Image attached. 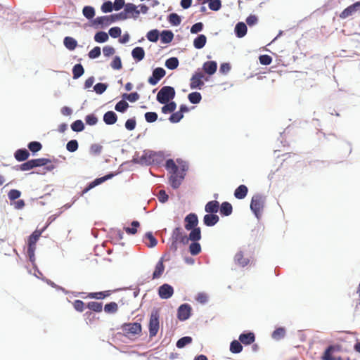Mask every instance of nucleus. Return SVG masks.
Segmentation results:
<instances>
[{
    "instance_id": "de8ad7c7",
    "label": "nucleus",
    "mask_w": 360,
    "mask_h": 360,
    "mask_svg": "<svg viewBox=\"0 0 360 360\" xmlns=\"http://www.w3.org/2000/svg\"><path fill=\"white\" fill-rule=\"evenodd\" d=\"M27 148L28 150L31 151L34 155L41 150L42 144L39 141H32L28 143Z\"/></svg>"
},
{
    "instance_id": "052dcab7",
    "label": "nucleus",
    "mask_w": 360,
    "mask_h": 360,
    "mask_svg": "<svg viewBox=\"0 0 360 360\" xmlns=\"http://www.w3.org/2000/svg\"><path fill=\"white\" fill-rule=\"evenodd\" d=\"M184 118V115L181 114L180 112H173L169 117V121L171 123L176 124L179 123Z\"/></svg>"
},
{
    "instance_id": "a18cd8bd",
    "label": "nucleus",
    "mask_w": 360,
    "mask_h": 360,
    "mask_svg": "<svg viewBox=\"0 0 360 360\" xmlns=\"http://www.w3.org/2000/svg\"><path fill=\"white\" fill-rule=\"evenodd\" d=\"M179 65V61L178 58L176 57H170L165 60V67L171 70H174L178 68Z\"/></svg>"
},
{
    "instance_id": "c85d7f7f",
    "label": "nucleus",
    "mask_w": 360,
    "mask_h": 360,
    "mask_svg": "<svg viewBox=\"0 0 360 360\" xmlns=\"http://www.w3.org/2000/svg\"><path fill=\"white\" fill-rule=\"evenodd\" d=\"M131 56L136 62H140L145 58V50L141 46H136L131 51Z\"/></svg>"
},
{
    "instance_id": "72a5a7b5",
    "label": "nucleus",
    "mask_w": 360,
    "mask_h": 360,
    "mask_svg": "<svg viewBox=\"0 0 360 360\" xmlns=\"http://www.w3.org/2000/svg\"><path fill=\"white\" fill-rule=\"evenodd\" d=\"M63 44L69 51H73L77 46V41L72 37H65L63 39Z\"/></svg>"
},
{
    "instance_id": "ea45409f",
    "label": "nucleus",
    "mask_w": 360,
    "mask_h": 360,
    "mask_svg": "<svg viewBox=\"0 0 360 360\" xmlns=\"http://www.w3.org/2000/svg\"><path fill=\"white\" fill-rule=\"evenodd\" d=\"M110 294H111L110 290H105V291L89 292L88 294L87 297L89 298H91V299L103 300V299L105 298L106 297L110 296Z\"/></svg>"
},
{
    "instance_id": "9b49d317",
    "label": "nucleus",
    "mask_w": 360,
    "mask_h": 360,
    "mask_svg": "<svg viewBox=\"0 0 360 360\" xmlns=\"http://www.w3.org/2000/svg\"><path fill=\"white\" fill-rule=\"evenodd\" d=\"M122 329L127 333L138 335L141 333V324L139 322L125 323L122 326Z\"/></svg>"
},
{
    "instance_id": "79ce46f5",
    "label": "nucleus",
    "mask_w": 360,
    "mask_h": 360,
    "mask_svg": "<svg viewBox=\"0 0 360 360\" xmlns=\"http://www.w3.org/2000/svg\"><path fill=\"white\" fill-rule=\"evenodd\" d=\"M202 248L199 241H191L188 247V251L193 256H196L201 252Z\"/></svg>"
},
{
    "instance_id": "13d9d810",
    "label": "nucleus",
    "mask_w": 360,
    "mask_h": 360,
    "mask_svg": "<svg viewBox=\"0 0 360 360\" xmlns=\"http://www.w3.org/2000/svg\"><path fill=\"white\" fill-rule=\"evenodd\" d=\"M117 309L118 305L115 302L106 303L104 306V311L108 314H114L117 312Z\"/></svg>"
},
{
    "instance_id": "7c9ffc66",
    "label": "nucleus",
    "mask_w": 360,
    "mask_h": 360,
    "mask_svg": "<svg viewBox=\"0 0 360 360\" xmlns=\"http://www.w3.org/2000/svg\"><path fill=\"white\" fill-rule=\"evenodd\" d=\"M207 43V37L203 34H198L193 39V46L196 49H202Z\"/></svg>"
},
{
    "instance_id": "473e14b6",
    "label": "nucleus",
    "mask_w": 360,
    "mask_h": 360,
    "mask_svg": "<svg viewBox=\"0 0 360 360\" xmlns=\"http://www.w3.org/2000/svg\"><path fill=\"white\" fill-rule=\"evenodd\" d=\"M44 229L41 230H35L28 237V245L30 246H35L41 233L44 231Z\"/></svg>"
},
{
    "instance_id": "ddd939ff",
    "label": "nucleus",
    "mask_w": 360,
    "mask_h": 360,
    "mask_svg": "<svg viewBox=\"0 0 360 360\" xmlns=\"http://www.w3.org/2000/svg\"><path fill=\"white\" fill-rule=\"evenodd\" d=\"M358 11H360V1H356L345 8L340 14L339 17L345 19L353 15Z\"/></svg>"
},
{
    "instance_id": "603ef678",
    "label": "nucleus",
    "mask_w": 360,
    "mask_h": 360,
    "mask_svg": "<svg viewBox=\"0 0 360 360\" xmlns=\"http://www.w3.org/2000/svg\"><path fill=\"white\" fill-rule=\"evenodd\" d=\"M193 341V338L191 336H184L179 338L176 342V347L179 349H182L186 345L191 344Z\"/></svg>"
},
{
    "instance_id": "7ed1b4c3",
    "label": "nucleus",
    "mask_w": 360,
    "mask_h": 360,
    "mask_svg": "<svg viewBox=\"0 0 360 360\" xmlns=\"http://www.w3.org/2000/svg\"><path fill=\"white\" fill-rule=\"evenodd\" d=\"M266 197L262 194L256 193L252 197L250 208L258 220L260 219L262 217Z\"/></svg>"
},
{
    "instance_id": "a19ab883",
    "label": "nucleus",
    "mask_w": 360,
    "mask_h": 360,
    "mask_svg": "<svg viewBox=\"0 0 360 360\" xmlns=\"http://www.w3.org/2000/svg\"><path fill=\"white\" fill-rule=\"evenodd\" d=\"M242 343L237 340H233L230 343L229 350L233 354H239L243 351Z\"/></svg>"
},
{
    "instance_id": "a211bd4d",
    "label": "nucleus",
    "mask_w": 360,
    "mask_h": 360,
    "mask_svg": "<svg viewBox=\"0 0 360 360\" xmlns=\"http://www.w3.org/2000/svg\"><path fill=\"white\" fill-rule=\"evenodd\" d=\"M30 155V151L25 148L17 149L13 154L14 158L18 162H25L27 160Z\"/></svg>"
},
{
    "instance_id": "338daca9",
    "label": "nucleus",
    "mask_w": 360,
    "mask_h": 360,
    "mask_svg": "<svg viewBox=\"0 0 360 360\" xmlns=\"http://www.w3.org/2000/svg\"><path fill=\"white\" fill-rule=\"evenodd\" d=\"M136 126V120L135 117L129 118L124 123V127L128 131H133Z\"/></svg>"
},
{
    "instance_id": "c03bdc74",
    "label": "nucleus",
    "mask_w": 360,
    "mask_h": 360,
    "mask_svg": "<svg viewBox=\"0 0 360 360\" xmlns=\"http://www.w3.org/2000/svg\"><path fill=\"white\" fill-rule=\"evenodd\" d=\"M86 307L91 311V312H96L99 313L102 311L103 309V303L95 302V301H91L87 303Z\"/></svg>"
},
{
    "instance_id": "423d86ee",
    "label": "nucleus",
    "mask_w": 360,
    "mask_h": 360,
    "mask_svg": "<svg viewBox=\"0 0 360 360\" xmlns=\"http://www.w3.org/2000/svg\"><path fill=\"white\" fill-rule=\"evenodd\" d=\"M160 328V311L159 309L154 308L151 311L148 330L149 335L150 338L155 336Z\"/></svg>"
},
{
    "instance_id": "b1692460",
    "label": "nucleus",
    "mask_w": 360,
    "mask_h": 360,
    "mask_svg": "<svg viewBox=\"0 0 360 360\" xmlns=\"http://www.w3.org/2000/svg\"><path fill=\"white\" fill-rule=\"evenodd\" d=\"M189 232L187 235L188 241H199L202 238L201 229L198 226L188 230Z\"/></svg>"
},
{
    "instance_id": "864d4df0",
    "label": "nucleus",
    "mask_w": 360,
    "mask_h": 360,
    "mask_svg": "<svg viewBox=\"0 0 360 360\" xmlns=\"http://www.w3.org/2000/svg\"><path fill=\"white\" fill-rule=\"evenodd\" d=\"M70 127L73 131L78 133L84 131L85 126L82 120H77L71 124Z\"/></svg>"
},
{
    "instance_id": "a878e982",
    "label": "nucleus",
    "mask_w": 360,
    "mask_h": 360,
    "mask_svg": "<svg viewBox=\"0 0 360 360\" xmlns=\"http://www.w3.org/2000/svg\"><path fill=\"white\" fill-rule=\"evenodd\" d=\"M219 210V202L214 200L207 202L205 206V211L208 214H217Z\"/></svg>"
},
{
    "instance_id": "4be33fe9",
    "label": "nucleus",
    "mask_w": 360,
    "mask_h": 360,
    "mask_svg": "<svg viewBox=\"0 0 360 360\" xmlns=\"http://www.w3.org/2000/svg\"><path fill=\"white\" fill-rule=\"evenodd\" d=\"M248 32V27L243 22H238L234 27V34L238 38L244 37Z\"/></svg>"
},
{
    "instance_id": "aec40b11",
    "label": "nucleus",
    "mask_w": 360,
    "mask_h": 360,
    "mask_svg": "<svg viewBox=\"0 0 360 360\" xmlns=\"http://www.w3.org/2000/svg\"><path fill=\"white\" fill-rule=\"evenodd\" d=\"M143 241L149 248L155 247L158 242L151 231H148L144 234Z\"/></svg>"
},
{
    "instance_id": "412c9836",
    "label": "nucleus",
    "mask_w": 360,
    "mask_h": 360,
    "mask_svg": "<svg viewBox=\"0 0 360 360\" xmlns=\"http://www.w3.org/2000/svg\"><path fill=\"white\" fill-rule=\"evenodd\" d=\"M219 221V217L214 214L207 213L203 217V223L206 226L212 227L216 225Z\"/></svg>"
},
{
    "instance_id": "680f3d73",
    "label": "nucleus",
    "mask_w": 360,
    "mask_h": 360,
    "mask_svg": "<svg viewBox=\"0 0 360 360\" xmlns=\"http://www.w3.org/2000/svg\"><path fill=\"white\" fill-rule=\"evenodd\" d=\"M79 143L77 140L71 139L66 144V149L70 153H74L78 150Z\"/></svg>"
},
{
    "instance_id": "dca6fc26",
    "label": "nucleus",
    "mask_w": 360,
    "mask_h": 360,
    "mask_svg": "<svg viewBox=\"0 0 360 360\" xmlns=\"http://www.w3.org/2000/svg\"><path fill=\"white\" fill-rule=\"evenodd\" d=\"M238 340L245 345H250L255 341V335L251 331L243 332L240 334Z\"/></svg>"
},
{
    "instance_id": "c9c22d12",
    "label": "nucleus",
    "mask_w": 360,
    "mask_h": 360,
    "mask_svg": "<svg viewBox=\"0 0 360 360\" xmlns=\"http://www.w3.org/2000/svg\"><path fill=\"white\" fill-rule=\"evenodd\" d=\"M160 31L158 29H153L147 32L146 37L149 41L156 43L160 39Z\"/></svg>"
},
{
    "instance_id": "f03ea898",
    "label": "nucleus",
    "mask_w": 360,
    "mask_h": 360,
    "mask_svg": "<svg viewBox=\"0 0 360 360\" xmlns=\"http://www.w3.org/2000/svg\"><path fill=\"white\" fill-rule=\"evenodd\" d=\"M169 241V250L173 253L177 252L180 245H186L188 243L187 234L181 226H176L172 230Z\"/></svg>"
},
{
    "instance_id": "e2e57ef3",
    "label": "nucleus",
    "mask_w": 360,
    "mask_h": 360,
    "mask_svg": "<svg viewBox=\"0 0 360 360\" xmlns=\"http://www.w3.org/2000/svg\"><path fill=\"white\" fill-rule=\"evenodd\" d=\"M84 120L86 122V124L89 126H94L98 122V117L94 113H90V114L86 115Z\"/></svg>"
},
{
    "instance_id": "f8f14e48",
    "label": "nucleus",
    "mask_w": 360,
    "mask_h": 360,
    "mask_svg": "<svg viewBox=\"0 0 360 360\" xmlns=\"http://www.w3.org/2000/svg\"><path fill=\"white\" fill-rule=\"evenodd\" d=\"M199 223L198 215L195 213L191 212L184 218V228L186 230H190L198 227Z\"/></svg>"
},
{
    "instance_id": "0e129e2a",
    "label": "nucleus",
    "mask_w": 360,
    "mask_h": 360,
    "mask_svg": "<svg viewBox=\"0 0 360 360\" xmlns=\"http://www.w3.org/2000/svg\"><path fill=\"white\" fill-rule=\"evenodd\" d=\"M110 67L115 70H119L122 68V60L119 56H115L110 63Z\"/></svg>"
},
{
    "instance_id": "8fccbe9b",
    "label": "nucleus",
    "mask_w": 360,
    "mask_h": 360,
    "mask_svg": "<svg viewBox=\"0 0 360 360\" xmlns=\"http://www.w3.org/2000/svg\"><path fill=\"white\" fill-rule=\"evenodd\" d=\"M188 99L191 103L196 105L200 103L202 95L198 91H193L188 95Z\"/></svg>"
},
{
    "instance_id": "393cba45",
    "label": "nucleus",
    "mask_w": 360,
    "mask_h": 360,
    "mask_svg": "<svg viewBox=\"0 0 360 360\" xmlns=\"http://www.w3.org/2000/svg\"><path fill=\"white\" fill-rule=\"evenodd\" d=\"M160 42L164 44H169L172 41L174 34L170 30H163L160 32Z\"/></svg>"
},
{
    "instance_id": "9d476101",
    "label": "nucleus",
    "mask_w": 360,
    "mask_h": 360,
    "mask_svg": "<svg viewBox=\"0 0 360 360\" xmlns=\"http://www.w3.org/2000/svg\"><path fill=\"white\" fill-rule=\"evenodd\" d=\"M158 293L161 299L168 300L172 297L174 294V288L168 283H164L159 286Z\"/></svg>"
},
{
    "instance_id": "39448f33",
    "label": "nucleus",
    "mask_w": 360,
    "mask_h": 360,
    "mask_svg": "<svg viewBox=\"0 0 360 360\" xmlns=\"http://www.w3.org/2000/svg\"><path fill=\"white\" fill-rule=\"evenodd\" d=\"M175 95L176 92L173 86H164L158 92L156 100L160 104H166V103L172 101Z\"/></svg>"
},
{
    "instance_id": "69168bd1",
    "label": "nucleus",
    "mask_w": 360,
    "mask_h": 360,
    "mask_svg": "<svg viewBox=\"0 0 360 360\" xmlns=\"http://www.w3.org/2000/svg\"><path fill=\"white\" fill-rule=\"evenodd\" d=\"M21 191L18 189H11L8 193V198L11 202L19 199L21 196Z\"/></svg>"
},
{
    "instance_id": "f704fd0d",
    "label": "nucleus",
    "mask_w": 360,
    "mask_h": 360,
    "mask_svg": "<svg viewBox=\"0 0 360 360\" xmlns=\"http://www.w3.org/2000/svg\"><path fill=\"white\" fill-rule=\"evenodd\" d=\"M72 78L74 79H77L84 75V68L80 63H77L73 66V68L72 69Z\"/></svg>"
},
{
    "instance_id": "3c124183",
    "label": "nucleus",
    "mask_w": 360,
    "mask_h": 360,
    "mask_svg": "<svg viewBox=\"0 0 360 360\" xmlns=\"http://www.w3.org/2000/svg\"><path fill=\"white\" fill-rule=\"evenodd\" d=\"M33 164L34 168L44 167L49 163H51L52 160L49 158H41L36 159H31Z\"/></svg>"
},
{
    "instance_id": "bf43d9fd",
    "label": "nucleus",
    "mask_w": 360,
    "mask_h": 360,
    "mask_svg": "<svg viewBox=\"0 0 360 360\" xmlns=\"http://www.w3.org/2000/svg\"><path fill=\"white\" fill-rule=\"evenodd\" d=\"M153 155H154V154H153V151H150V150H143V153L141 155V157L145 156V158H144L145 160H143L144 162H143V165H151L152 162H153Z\"/></svg>"
},
{
    "instance_id": "e433bc0d",
    "label": "nucleus",
    "mask_w": 360,
    "mask_h": 360,
    "mask_svg": "<svg viewBox=\"0 0 360 360\" xmlns=\"http://www.w3.org/2000/svg\"><path fill=\"white\" fill-rule=\"evenodd\" d=\"M286 330L284 327H278L276 328L271 333V338L275 340H281L285 336Z\"/></svg>"
},
{
    "instance_id": "bb28decb",
    "label": "nucleus",
    "mask_w": 360,
    "mask_h": 360,
    "mask_svg": "<svg viewBox=\"0 0 360 360\" xmlns=\"http://www.w3.org/2000/svg\"><path fill=\"white\" fill-rule=\"evenodd\" d=\"M164 270H165L164 257H162L155 265V270H154V271L153 273V276H152L153 279L159 278L163 274Z\"/></svg>"
},
{
    "instance_id": "4c0bfd02",
    "label": "nucleus",
    "mask_w": 360,
    "mask_h": 360,
    "mask_svg": "<svg viewBox=\"0 0 360 360\" xmlns=\"http://www.w3.org/2000/svg\"><path fill=\"white\" fill-rule=\"evenodd\" d=\"M163 106L161 108V112L163 114L172 113L176 108V103L174 101H169L166 104H162Z\"/></svg>"
},
{
    "instance_id": "09e8293b",
    "label": "nucleus",
    "mask_w": 360,
    "mask_h": 360,
    "mask_svg": "<svg viewBox=\"0 0 360 360\" xmlns=\"http://www.w3.org/2000/svg\"><path fill=\"white\" fill-rule=\"evenodd\" d=\"M168 22L173 26H178L181 22V17L176 13H172L167 15Z\"/></svg>"
},
{
    "instance_id": "f3484780",
    "label": "nucleus",
    "mask_w": 360,
    "mask_h": 360,
    "mask_svg": "<svg viewBox=\"0 0 360 360\" xmlns=\"http://www.w3.org/2000/svg\"><path fill=\"white\" fill-rule=\"evenodd\" d=\"M202 70L209 76L213 75L217 70V63L214 60H208L203 63Z\"/></svg>"
},
{
    "instance_id": "49530a36",
    "label": "nucleus",
    "mask_w": 360,
    "mask_h": 360,
    "mask_svg": "<svg viewBox=\"0 0 360 360\" xmlns=\"http://www.w3.org/2000/svg\"><path fill=\"white\" fill-rule=\"evenodd\" d=\"M208 4V7L211 11H218L221 9V0H205L203 4Z\"/></svg>"
},
{
    "instance_id": "2eb2a0df",
    "label": "nucleus",
    "mask_w": 360,
    "mask_h": 360,
    "mask_svg": "<svg viewBox=\"0 0 360 360\" xmlns=\"http://www.w3.org/2000/svg\"><path fill=\"white\" fill-rule=\"evenodd\" d=\"M340 347L338 345H330L328 346L322 355V360H334L333 354L339 352Z\"/></svg>"
},
{
    "instance_id": "0eeeda50",
    "label": "nucleus",
    "mask_w": 360,
    "mask_h": 360,
    "mask_svg": "<svg viewBox=\"0 0 360 360\" xmlns=\"http://www.w3.org/2000/svg\"><path fill=\"white\" fill-rule=\"evenodd\" d=\"M202 79H204L205 81L208 80V77H205L198 69L193 74L190 79V88L191 89H202L205 85Z\"/></svg>"
},
{
    "instance_id": "4d7b16f0",
    "label": "nucleus",
    "mask_w": 360,
    "mask_h": 360,
    "mask_svg": "<svg viewBox=\"0 0 360 360\" xmlns=\"http://www.w3.org/2000/svg\"><path fill=\"white\" fill-rule=\"evenodd\" d=\"M108 86V83L98 82L96 83L93 88L96 94L101 95L107 90Z\"/></svg>"
},
{
    "instance_id": "2f4dec72",
    "label": "nucleus",
    "mask_w": 360,
    "mask_h": 360,
    "mask_svg": "<svg viewBox=\"0 0 360 360\" xmlns=\"http://www.w3.org/2000/svg\"><path fill=\"white\" fill-rule=\"evenodd\" d=\"M82 14L87 20L91 22V21L95 19V8L91 6H84L82 8Z\"/></svg>"
},
{
    "instance_id": "37998d69",
    "label": "nucleus",
    "mask_w": 360,
    "mask_h": 360,
    "mask_svg": "<svg viewBox=\"0 0 360 360\" xmlns=\"http://www.w3.org/2000/svg\"><path fill=\"white\" fill-rule=\"evenodd\" d=\"M94 39L97 43L103 44L109 39V37L107 32L101 30L96 32L94 37Z\"/></svg>"
},
{
    "instance_id": "6ab92c4d",
    "label": "nucleus",
    "mask_w": 360,
    "mask_h": 360,
    "mask_svg": "<svg viewBox=\"0 0 360 360\" xmlns=\"http://www.w3.org/2000/svg\"><path fill=\"white\" fill-rule=\"evenodd\" d=\"M117 115L112 110L107 111L103 116V120L106 125H112L117 122Z\"/></svg>"
},
{
    "instance_id": "58836bf2",
    "label": "nucleus",
    "mask_w": 360,
    "mask_h": 360,
    "mask_svg": "<svg viewBox=\"0 0 360 360\" xmlns=\"http://www.w3.org/2000/svg\"><path fill=\"white\" fill-rule=\"evenodd\" d=\"M32 169H34V166L32 162V160H27L26 162H24L20 165H18L13 167V169L16 171H30Z\"/></svg>"
},
{
    "instance_id": "cd10ccee",
    "label": "nucleus",
    "mask_w": 360,
    "mask_h": 360,
    "mask_svg": "<svg viewBox=\"0 0 360 360\" xmlns=\"http://www.w3.org/2000/svg\"><path fill=\"white\" fill-rule=\"evenodd\" d=\"M219 213L222 217H229L233 212V207L229 202L224 201L219 204Z\"/></svg>"
},
{
    "instance_id": "774afa93",
    "label": "nucleus",
    "mask_w": 360,
    "mask_h": 360,
    "mask_svg": "<svg viewBox=\"0 0 360 360\" xmlns=\"http://www.w3.org/2000/svg\"><path fill=\"white\" fill-rule=\"evenodd\" d=\"M101 54V49L99 46L94 47L89 53L88 57L90 59L98 58Z\"/></svg>"
},
{
    "instance_id": "5701e85b",
    "label": "nucleus",
    "mask_w": 360,
    "mask_h": 360,
    "mask_svg": "<svg viewBox=\"0 0 360 360\" xmlns=\"http://www.w3.org/2000/svg\"><path fill=\"white\" fill-rule=\"evenodd\" d=\"M236 264L240 267H245L250 263V259L244 257L243 252L240 250L234 256L233 258Z\"/></svg>"
},
{
    "instance_id": "6e6d98bb",
    "label": "nucleus",
    "mask_w": 360,
    "mask_h": 360,
    "mask_svg": "<svg viewBox=\"0 0 360 360\" xmlns=\"http://www.w3.org/2000/svg\"><path fill=\"white\" fill-rule=\"evenodd\" d=\"M129 108V103L125 101H120L115 105V110L120 113H124Z\"/></svg>"
},
{
    "instance_id": "4468645a",
    "label": "nucleus",
    "mask_w": 360,
    "mask_h": 360,
    "mask_svg": "<svg viewBox=\"0 0 360 360\" xmlns=\"http://www.w3.org/2000/svg\"><path fill=\"white\" fill-rule=\"evenodd\" d=\"M135 4L132 3H127L124 10L117 13L120 20H124L131 17L134 11H135Z\"/></svg>"
},
{
    "instance_id": "20e7f679",
    "label": "nucleus",
    "mask_w": 360,
    "mask_h": 360,
    "mask_svg": "<svg viewBox=\"0 0 360 360\" xmlns=\"http://www.w3.org/2000/svg\"><path fill=\"white\" fill-rule=\"evenodd\" d=\"M120 20L117 13L109 15L98 16L91 21V26L94 29L105 28L111 24Z\"/></svg>"
},
{
    "instance_id": "f257e3e1",
    "label": "nucleus",
    "mask_w": 360,
    "mask_h": 360,
    "mask_svg": "<svg viewBox=\"0 0 360 360\" xmlns=\"http://www.w3.org/2000/svg\"><path fill=\"white\" fill-rule=\"evenodd\" d=\"M165 167L170 174L168 179L170 186L173 189L179 188L189 169L188 162L181 158H176V160L169 158L165 161Z\"/></svg>"
},
{
    "instance_id": "5fc2aeb1",
    "label": "nucleus",
    "mask_w": 360,
    "mask_h": 360,
    "mask_svg": "<svg viewBox=\"0 0 360 360\" xmlns=\"http://www.w3.org/2000/svg\"><path fill=\"white\" fill-rule=\"evenodd\" d=\"M140 226V223L137 220H134L131 223V227H124V229L129 235H134L137 233V229Z\"/></svg>"
},
{
    "instance_id": "c756f323",
    "label": "nucleus",
    "mask_w": 360,
    "mask_h": 360,
    "mask_svg": "<svg viewBox=\"0 0 360 360\" xmlns=\"http://www.w3.org/2000/svg\"><path fill=\"white\" fill-rule=\"evenodd\" d=\"M248 193V187L244 184H241L235 189L233 195L236 199L243 200L247 196Z\"/></svg>"
},
{
    "instance_id": "6e6552de",
    "label": "nucleus",
    "mask_w": 360,
    "mask_h": 360,
    "mask_svg": "<svg viewBox=\"0 0 360 360\" xmlns=\"http://www.w3.org/2000/svg\"><path fill=\"white\" fill-rule=\"evenodd\" d=\"M192 315V307L188 303H184L177 308V319L180 321L188 320Z\"/></svg>"
},
{
    "instance_id": "1a4fd4ad",
    "label": "nucleus",
    "mask_w": 360,
    "mask_h": 360,
    "mask_svg": "<svg viewBox=\"0 0 360 360\" xmlns=\"http://www.w3.org/2000/svg\"><path fill=\"white\" fill-rule=\"evenodd\" d=\"M166 75V71L163 68L158 67L153 70L152 75L148 77V82L152 85H156L161 79Z\"/></svg>"
}]
</instances>
